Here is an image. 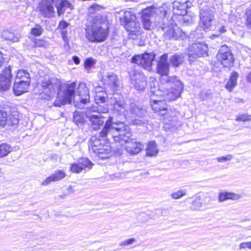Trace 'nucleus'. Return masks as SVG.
I'll return each mask as SVG.
<instances>
[{
    "label": "nucleus",
    "instance_id": "49",
    "mask_svg": "<svg viewBox=\"0 0 251 251\" xmlns=\"http://www.w3.org/2000/svg\"><path fill=\"white\" fill-rule=\"evenodd\" d=\"M232 158H233V156L231 154H228L226 156L218 157L217 158V160L218 162H226L227 161H229Z\"/></svg>",
    "mask_w": 251,
    "mask_h": 251
},
{
    "label": "nucleus",
    "instance_id": "30",
    "mask_svg": "<svg viewBox=\"0 0 251 251\" xmlns=\"http://www.w3.org/2000/svg\"><path fill=\"white\" fill-rule=\"evenodd\" d=\"M54 5L56 7L58 15L62 14L64 7H69L71 4L66 0H51Z\"/></svg>",
    "mask_w": 251,
    "mask_h": 251
},
{
    "label": "nucleus",
    "instance_id": "51",
    "mask_svg": "<svg viewBox=\"0 0 251 251\" xmlns=\"http://www.w3.org/2000/svg\"><path fill=\"white\" fill-rule=\"evenodd\" d=\"M69 25V24L66 21H62L59 23L58 28L60 29H66Z\"/></svg>",
    "mask_w": 251,
    "mask_h": 251
},
{
    "label": "nucleus",
    "instance_id": "11",
    "mask_svg": "<svg viewBox=\"0 0 251 251\" xmlns=\"http://www.w3.org/2000/svg\"><path fill=\"white\" fill-rule=\"evenodd\" d=\"M208 47L205 44L195 43L188 49L189 60L190 63L194 62L199 57L207 56Z\"/></svg>",
    "mask_w": 251,
    "mask_h": 251
},
{
    "label": "nucleus",
    "instance_id": "53",
    "mask_svg": "<svg viewBox=\"0 0 251 251\" xmlns=\"http://www.w3.org/2000/svg\"><path fill=\"white\" fill-rule=\"evenodd\" d=\"M132 122L134 125H143L144 123V122L143 121V120L138 119H135L134 120H133Z\"/></svg>",
    "mask_w": 251,
    "mask_h": 251
},
{
    "label": "nucleus",
    "instance_id": "31",
    "mask_svg": "<svg viewBox=\"0 0 251 251\" xmlns=\"http://www.w3.org/2000/svg\"><path fill=\"white\" fill-rule=\"evenodd\" d=\"M238 76V74L237 72H233L231 73L229 79L226 85V88L228 91L231 92L232 89L236 86L237 79Z\"/></svg>",
    "mask_w": 251,
    "mask_h": 251
},
{
    "label": "nucleus",
    "instance_id": "60",
    "mask_svg": "<svg viewBox=\"0 0 251 251\" xmlns=\"http://www.w3.org/2000/svg\"><path fill=\"white\" fill-rule=\"evenodd\" d=\"M237 102H243V100L242 99H240V98H238L237 99Z\"/></svg>",
    "mask_w": 251,
    "mask_h": 251
},
{
    "label": "nucleus",
    "instance_id": "40",
    "mask_svg": "<svg viewBox=\"0 0 251 251\" xmlns=\"http://www.w3.org/2000/svg\"><path fill=\"white\" fill-rule=\"evenodd\" d=\"M83 115L78 111L74 112L73 115V122L77 125H82L84 123Z\"/></svg>",
    "mask_w": 251,
    "mask_h": 251
},
{
    "label": "nucleus",
    "instance_id": "2",
    "mask_svg": "<svg viewBox=\"0 0 251 251\" xmlns=\"http://www.w3.org/2000/svg\"><path fill=\"white\" fill-rule=\"evenodd\" d=\"M86 37L91 42H101L107 38L108 28L104 18L101 15L89 18L85 29Z\"/></svg>",
    "mask_w": 251,
    "mask_h": 251
},
{
    "label": "nucleus",
    "instance_id": "47",
    "mask_svg": "<svg viewBox=\"0 0 251 251\" xmlns=\"http://www.w3.org/2000/svg\"><path fill=\"white\" fill-rule=\"evenodd\" d=\"M136 241V240L134 238H131L126 240L122 241L120 243V246L121 247H125L129 245H131L134 243Z\"/></svg>",
    "mask_w": 251,
    "mask_h": 251
},
{
    "label": "nucleus",
    "instance_id": "59",
    "mask_svg": "<svg viewBox=\"0 0 251 251\" xmlns=\"http://www.w3.org/2000/svg\"><path fill=\"white\" fill-rule=\"evenodd\" d=\"M247 80L249 83H251V72L248 74L247 76Z\"/></svg>",
    "mask_w": 251,
    "mask_h": 251
},
{
    "label": "nucleus",
    "instance_id": "41",
    "mask_svg": "<svg viewBox=\"0 0 251 251\" xmlns=\"http://www.w3.org/2000/svg\"><path fill=\"white\" fill-rule=\"evenodd\" d=\"M11 147L7 144L0 145V157L6 156L11 151Z\"/></svg>",
    "mask_w": 251,
    "mask_h": 251
},
{
    "label": "nucleus",
    "instance_id": "35",
    "mask_svg": "<svg viewBox=\"0 0 251 251\" xmlns=\"http://www.w3.org/2000/svg\"><path fill=\"white\" fill-rule=\"evenodd\" d=\"M101 7L98 4H95L88 8V18L87 19L88 22H89V18H94L97 16L100 15L99 12L101 10Z\"/></svg>",
    "mask_w": 251,
    "mask_h": 251
},
{
    "label": "nucleus",
    "instance_id": "18",
    "mask_svg": "<svg viewBox=\"0 0 251 251\" xmlns=\"http://www.w3.org/2000/svg\"><path fill=\"white\" fill-rule=\"evenodd\" d=\"M54 4L51 0H43L39 3V10L45 17H51L54 13Z\"/></svg>",
    "mask_w": 251,
    "mask_h": 251
},
{
    "label": "nucleus",
    "instance_id": "34",
    "mask_svg": "<svg viewBox=\"0 0 251 251\" xmlns=\"http://www.w3.org/2000/svg\"><path fill=\"white\" fill-rule=\"evenodd\" d=\"M111 152V149L108 146L102 145V147L95 150L94 153L98 155L100 158L102 159L108 158L107 155Z\"/></svg>",
    "mask_w": 251,
    "mask_h": 251
},
{
    "label": "nucleus",
    "instance_id": "5",
    "mask_svg": "<svg viewBox=\"0 0 251 251\" xmlns=\"http://www.w3.org/2000/svg\"><path fill=\"white\" fill-rule=\"evenodd\" d=\"M108 112V107L105 105L99 106L93 105L87 108L86 115L94 129L97 130L103 125L105 121L104 117L101 116V113H106Z\"/></svg>",
    "mask_w": 251,
    "mask_h": 251
},
{
    "label": "nucleus",
    "instance_id": "26",
    "mask_svg": "<svg viewBox=\"0 0 251 251\" xmlns=\"http://www.w3.org/2000/svg\"><path fill=\"white\" fill-rule=\"evenodd\" d=\"M240 198L241 196L238 194L228 192H222L219 194L218 201L219 202H222L228 200L236 201Z\"/></svg>",
    "mask_w": 251,
    "mask_h": 251
},
{
    "label": "nucleus",
    "instance_id": "22",
    "mask_svg": "<svg viewBox=\"0 0 251 251\" xmlns=\"http://www.w3.org/2000/svg\"><path fill=\"white\" fill-rule=\"evenodd\" d=\"M152 16V13L150 9H145L143 11L142 16V24L144 28L146 30H150L153 28V25L151 21Z\"/></svg>",
    "mask_w": 251,
    "mask_h": 251
},
{
    "label": "nucleus",
    "instance_id": "42",
    "mask_svg": "<svg viewBox=\"0 0 251 251\" xmlns=\"http://www.w3.org/2000/svg\"><path fill=\"white\" fill-rule=\"evenodd\" d=\"M186 190L180 189L177 191L174 192L171 194L172 199L176 200L182 198L186 195Z\"/></svg>",
    "mask_w": 251,
    "mask_h": 251
},
{
    "label": "nucleus",
    "instance_id": "44",
    "mask_svg": "<svg viewBox=\"0 0 251 251\" xmlns=\"http://www.w3.org/2000/svg\"><path fill=\"white\" fill-rule=\"evenodd\" d=\"M7 114L5 111L0 110V126L3 127L6 125Z\"/></svg>",
    "mask_w": 251,
    "mask_h": 251
},
{
    "label": "nucleus",
    "instance_id": "19",
    "mask_svg": "<svg viewBox=\"0 0 251 251\" xmlns=\"http://www.w3.org/2000/svg\"><path fill=\"white\" fill-rule=\"evenodd\" d=\"M168 54H163L160 57L157 66V72L162 76H167L169 72V64L167 62Z\"/></svg>",
    "mask_w": 251,
    "mask_h": 251
},
{
    "label": "nucleus",
    "instance_id": "17",
    "mask_svg": "<svg viewBox=\"0 0 251 251\" xmlns=\"http://www.w3.org/2000/svg\"><path fill=\"white\" fill-rule=\"evenodd\" d=\"M152 95L151 96V105L153 110L155 113H158L161 116L168 115L167 113V105L166 102L162 100H158L153 98V96L155 95L154 92H151Z\"/></svg>",
    "mask_w": 251,
    "mask_h": 251
},
{
    "label": "nucleus",
    "instance_id": "39",
    "mask_svg": "<svg viewBox=\"0 0 251 251\" xmlns=\"http://www.w3.org/2000/svg\"><path fill=\"white\" fill-rule=\"evenodd\" d=\"M202 202L201 201V197L197 196L194 198V200L191 202L190 208L192 210H199L202 207Z\"/></svg>",
    "mask_w": 251,
    "mask_h": 251
},
{
    "label": "nucleus",
    "instance_id": "45",
    "mask_svg": "<svg viewBox=\"0 0 251 251\" xmlns=\"http://www.w3.org/2000/svg\"><path fill=\"white\" fill-rule=\"evenodd\" d=\"M43 31V28L39 25H36L35 27L31 29L30 33L34 36H39L42 34Z\"/></svg>",
    "mask_w": 251,
    "mask_h": 251
},
{
    "label": "nucleus",
    "instance_id": "6",
    "mask_svg": "<svg viewBox=\"0 0 251 251\" xmlns=\"http://www.w3.org/2000/svg\"><path fill=\"white\" fill-rule=\"evenodd\" d=\"M120 17V21L129 34L137 36L141 34L139 24L136 21V15L131 11H123Z\"/></svg>",
    "mask_w": 251,
    "mask_h": 251
},
{
    "label": "nucleus",
    "instance_id": "32",
    "mask_svg": "<svg viewBox=\"0 0 251 251\" xmlns=\"http://www.w3.org/2000/svg\"><path fill=\"white\" fill-rule=\"evenodd\" d=\"M15 81L22 82H30V77L29 73L25 70H19L18 71Z\"/></svg>",
    "mask_w": 251,
    "mask_h": 251
},
{
    "label": "nucleus",
    "instance_id": "1",
    "mask_svg": "<svg viewBox=\"0 0 251 251\" xmlns=\"http://www.w3.org/2000/svg\"><path fill=\"white\" fill-rule=\"evenodd\" d=\"M76 83L74 82L68 84L62 98L58 97L54 101L55 105L61 106L62 105L70 104L74 98V103L75 107L80 109L84 108L82 104L89 102L90 96L88 88L85 83H80L75 95Z\"/></svg>",
    "mask_w": 251,
    "mask_h": 251
},
{
    "label": "nucleus",
    "instance_id": "57",
    "mask_svg": "<svg viewBox=\"0 0 251 251\" xmlns=\"http://www.w3.org/2000/svg\"><path fill=\"white\" fill-rule=\"evenodd\" d=\"M4 62V58L2 56V54L0 51V67L1 66Z\"/></svg>",
    "mask_w": 251,
    "mask_h": 251
},
{
    "label": "nucleus",
    "instance_id": "56",
    "mask_svg": "<svg viewBox=\"0 0 251 251\" xmlns=\"http://www.w3.org/2000/svg\"><path fill=\"white\" fill-rule=\"evenodd\" d=\"M75 191V186H70L67 189V191L68 193H73Z\"/></svg>",
    "mask_w": 251,
    "mask_h": 251
},
{
    "label": "nucleus",
    "instance_id": "20",
    "mask_svg": "<svg viewBox=\"0 0 251 251\" xmlns=\"http://www.w3.org/2000/svg\"><path fill=\"white\" fill-rule=\"evenodd\" d=\"M187 0H175L173 2V12L178 15H185L188 8Z\"/></svg>",
    "mask_w": 251,
    "mask_h": 251
},
{
    "label": "nucleus",
    "instance_id": "8",
    "mask_svg": "<svg viewBox=\"0 0 251 251\" xmlns=\"http://www.w3.org/2000/svg\"><path fill=\"white\" fill-rule=\"evenodd\" d=\"M166 95L169 100H174L180 96L183 86L182 82L176 76L168 78L166 83Z\"/></svg>",
    "mask_w": 251,
    "mask_h": 251
},
{
    "label": "nucleus",
    "instance_id": "24",
    "mask_svg": "<svg viewBox=\"0 0 251 251\" xmlns=\"http://www.w3.org/2000/svg\"><path fill=\"white\" fill-rule=\"evenodd\" d=\"M128 109L132 115V117L137 116L138 118H143L146 112L142 106L137 105L134 102L130 103Z\"/></svg>",
    "mask_w": 251,
    "mask_h": 251
},
{
    "label": "nucleus",
    "instance_id": "3",
    "mask_svg": "<svg viewBox=\"0 0 251 251\" xmlns=\"http://www.w3.org/2000/svg\"><path fill=\"white\" fill-rule=\"evenodd\" d=\"M108 134L111 135L115 141L121 144L128 142L131 136L128 126L124 125L123 123L114 124L112 117H109L105 122L103 129L100 133V136L103 138Z\"/></svg>",
    "mask_w": 251,
    "mask_h": 251
},
{
    "label": "nucleus",
    "instance_id": "58",
    "mask_svg": "<svg viewBox=\"0 0 251 251\" xmlns=\"http://www.w3.org/2000/svg\"><path fill=\"white\" fill-rule=\"evenodd\" d=\"M219 32L221 33H223L225 32L226 31V27L224 26H221L219 29Z\"/></svg>",
    "mask_w": 251,
    "mask_h": 251
},
{
    "label": "nucleus",
    "instance_id": "46",
    "mask_svg": "<svg viewBox=\"0 0 251 251\" xmlns=\"http://www.w3.org/2000/svg\"><path fill=\"white\" fill-rule=\"evenodd\" d=\"M96 63V61L92 58H87L85 59L84 66L86 69H90Z\"/></svg>",
    "mask_w": 251,
    "mask_h": 251
},
{
    "label": "nucleus",
    "instance_id": "61",
    "mask_svg": "<svg viewBox=\"0 0 251 251\" xmlns=\"http://www.w3.org/2000/svg\"><path fill=\"white\" fill-rule=\"evenodd\" d=\"M146 174L149 175V173L148 172H146Z\"/></svg>",
    "mask_w": 251,
    "mask_h": 251
},
{
    "label": "nucleus",
    "instance_id": "23",
    "mask_svg": "<svg viewBox=\"0 0 251 251\" xmlns=\"http://www.w3.org/2000/svg\"><path fill=\"white\" fill-rule=\"evenodd\" d=\"M66 176V173L63 171L58 170L51 176L46 178L45 180L42 181L41 184L44 186H47L51 182L57 181L62 179Z\"/></svg>",
    "mask_w": 251,
    "mask_h": 251
},
{
    "label": "nucleus",
    "instance_id": "28",
    "mask_svg": "<svg viewBox=\"0 0 251 251\" xmlns=\"http://www.w3.org/2000/svg\"><path fill=\"white\" fill-rule=\"evenodd\" d=\"M112 99H114L115 101L113 102L114 108L117 109V111L123 112L122 110L125 109V104L123 96L116 93L114 94Z\"/></svg>",
    "mask_w": 251,
    "mask_h": 251
},
{
    "label": "nucleus",
    "instance_id": "54",
    "mask_svg": "<svg viewBox=\"0 0 251 251\" xmlns=\"http://www.w3.org/2000/svg\"><path fill=\"white\" fill-rule=\"evenodd\" d=\"M73 60L76 64H79L80 63V59L76 56H73Z\"/></svg>",
    "mask_w": 251,
    "mask_h": 251
},
{
    "label": "nucleus",
    "instance_id": "9",
    "mask_svg": "<svg viewBox=\"0 0 251 251\" xmlns=\"http://www.w3.org/2000/svg\"><path fill=\"white\" fill-rule=\"evenodd\" d=\"M98 78L101 82L112 91H116L120 87V80L118 76L112 72L100 71Z\"/></svg>",
    "mask_w": 251,
    "mask_h": 251
},
{
    "label": "nucleus",
    "instance_id": "50",
    "mask_svg": "<svg viewBox=\"0 0 251 251\" xmlns=\"http://www.w3.org/2000/svg\"><path fill=\"white\" fill-rule=\"evenodd\" d=\"M35 47H46L47 45V42L43 40L37 39L34 42Z\"/></svg>",
    "mask_w": 251,
    "mask_h": 251
},
{
    "label": "nucleus",
    "instance_id": "29",
    "mask_svg": "<svg viewBox=\"0 0 251 251\" xmlns=\"http://www.w3.org/2000/svg\"><path fill=\"white\" fill-rule=\"evenodd\" d=\"M101 141L96 136H92L89 140V150L90 152H94L95 150H97L102 147Z\"/></svg>",
    "mask_w": 251,
    "mask_h": 251
},
{
    "label": "nucleus",
    "instance_id": "27",
    "mask_svg": "<svg viewBox=\"0 0 251 251\" xmlns=\"http://www.w3.org/2000/svg\"><path fill=\"white\" fill-rule=\"evenodd\" d=\"M1 37L5 40L17 42L21 38V34L18 32L15 33L10 30H5L1 33Z\"/></svg>",
    "mask_w": 251,
    "mask_h": 251
},
{
    "label": "nucleus",
    "instance_id": "38",
    "mask_svg": "<svg viewBox=\"0 0 251 251\" xmlns=\"http://www.w3.org/2000/svg\"><path fill=\"white\" fill-rule=\"evenodd\" d=\"M183 56L182 54H175L170 59V63L174 66L178 67L183 62Z\"/></svg>",
    "mask_w": 251,
    "mask_h": 251
},
{
    "label": "nucleus",
    "instance_id": "13",
    "mask_svg": "<svg viewBox=\"0 0 251 251\" xmlns=\"http://www.w3.org/2000/svg\"><path fill=\"white\" fill-rule=\"evenodd\" d=\"M217 58L226 67L231 66L234 60L230 49L226 46H222L220 48L217 54Z\"/></svg>",
    "mask_w": 251,
    "mask_h": 251
},
{
    "label": "nucleus",
    "instance_id": "36",
    "mask_svg": "<svg viewBox=\"0 0 251 251\" xmlns=\"http://www.w3.org/2000/svg\"><path fill=\"white\" fill-rule=\"evenodd\" d=\"M158 152V150L155 141H152L150 142L146 149V153L147 155L153 156L156 155Z\"/></svg>",
    "mask_w": 251,
    "mask_h": 251
},
{
    "label": "nucleus",
    "instance_id": "7",
    "mask_svg": "<svg viewBox=\"0 0 251 251\" xmlns=\"http://www.w3.org/2000/svg\"><path fill=\"white\" fill-rule=\"evenodd\" d=\"M168 21L166 18L162 20L163 24L160 25V27L163 31L165 32L163 37L165 40H178L182 36L184 32L182 31L174 23L173 20L170 19L166 24V21Z\"/></svg>",
    "mask_w": 251,
    "mask_h": 251
},
{
    "label": "nucleus",
    "instance_id": "25",
    "mask_svg": "<svg viewBox=\"0 0 251 251\" xmlns=\"http://www.w3.org/2000/svg\"><path fill=\"white\" fill-rule=\"evenodd\" d=\"M29 85L30 83H28L27 82H22L15 81L13 88L14 94L16 96H20L26 92Z\"/></svg>",
    "mask_w": 251,
    "mask_h": 251
},
{
    "label": "nucleus",
    "instance_id": "37",
    "mask_svg": "<svg viewBox=\"0 0 251 251\" xmlns=\"http://www.w3.org/2000/svg\"><path fill=\"white\" fill-rule=\"evenodd\" d=\"M107 100L108 98L106 94H104L103 93L97 94L95 97V101L97 104L96 106H99V105L103 106L104 105H105L108 107L107 105L105 103Z\"/></svg>",
    "mask_w": 251,
    "mask_h": 251
},
{
    "label": "nucleus",
    "instance_id": "55",
    "mask_svg": "<svg viewBox=\"0 0 251 251\" xmlns=\"http://www.w3.org/2000/svg\"><path fill=\"white\" fill-rule=\"evenodd\" d=\"M120 177V175L119 174H116L110 176L111 178L113 180L119 179Z\"/></svg>",
    "mask_w": 251,
    "mask_h": 251
},
{
    "label": "nucleus",
    "instance_id": "21",
    "mask_svg": "<svg viewBox=\"0 0 251 251\" xmlns=\"http://www.w3.org/2000/svg\"><path fill=\"white\" fill-rule=\"evenodd\" d=\"M127 143L126 146L125 147L126 150L130 155H136L139 153L142 148L143 146L140 142H137L135 140L130 139Z\"/></svg>",
    "mask_w": 251,
    "mask_h": 251
},
{
    "label": "nucleus",
    "instance_id": "15",
    "mask_svg": "<svg viewBox=\"0 0 251 251\" xmlns=\"http://www.w3.org/2000/svg\"><path fill=\"white\" fill-rule=\"evenodd\" d=\"M12 77L11 69L9 66L0 74V91H6L9 89Z\"/></svg>",
    "mask_w": 251,
    "mask_h": 251
},
{
    "label": "nucleus",
    "instance_id": "4",
    "mask_svg": "<svg viewBox=\"0 0 251 251\" xmlns=\"http://www.w3.org/2000/svg\"><path fill=\"white\" fill-rule=\"evenodd\" d=\"M61 85V82L57 78L46 76L41 78L39 88L42 94L45 96L44 98L49 100L54 97Z\"/></svg>",
    "mask_w": 251,
    "mask_h": 251
},
{
    "label": "nucleus",
    "instance_id": "14",
    "mask_svg": "<svg viewBox=\"0 0 251 251\" xmlns=\"http://www.w3.org/2000/svg\"><path fill=\"white\" fill-rule=\"evenodd\" d=\"M200 16V26L202 28L203 30H209L212 25V22L214 18L213 12L212 10L209 9L201 10Z\"/></svg>",
    "mask_w": 251,
    "mask_h": 251
},
{
    "label": "nucleus",
    "instance_id": "48",
    "mask_svg": "<svg viewBox=\"0 0 251 251\" xmlns=\"http://www.w3.org/2000/svg\"><path fill=\"white\" fill-rule=\"evenodd\" d=\"M239 250H246L249 249L251 250V241L247 242H242L239 245Z\"/></svg>",
    "mask_w": 251,
    "mask_h": 251
},
{
    "label": "nucleus",
    "instance_id": "52",
    "mask_svg": "<svg viewBox=\"0 0 251 251\" xmlns=\"http://www.w3.org/2000/svg\"><path fill=\"white\" fill-rule=\"evenodd\" d=\"M61 30V34L62 35V38H63L64 41H66L67 40V30L66 29H60Z\"/></svg>",
    "mask_w": 251,
    "mask_h": 251
},
{
    "label": "nucleus",
    "instance_id": "12",
    "mask_svg": "<svg viewBox=\"0 0 251 251\" xmlns=\"http://www.w3.org/2000/svg\"><path fill=\"white\" fill-rule=\"evenodd\" d=\"M131 83L138 91H144L147 86L146 77L140 71L132 70L128 73Z\"/></svg>",
    "mask_w": 251,
    "mask_h": 251
},
{
    "label": "nucleus",
    "instance_id": "43",
    "mask_svg": "<svg viewBox=\"0 0 251 251\" xmlns=\"http://www.w3.org/2000/svg\"><path fill=\"white\" fill-rule=\"evenodd\" d=\"M237 122H247L251 120V115L248 114H239L235 119Z\"/></svg>",
    "mask_w": 251,
    "mask_h": 251
},
{
    "label": "nucleus",
    "instance_id": "33",
    "mask_svg": "<svg viewBox=\"0 0 251 251\" xmlns=\"http://www.w3.org/2000/svg\"><path fill=\"white\" fill-rule=\"evenodd\" d=\"M19 114L18 112L17 111H13L7 116V120L6 121V125L8 126H17L19 123Z\"/></svg>",
    "mask_w": 251,
    "mask_h": 251
},
{
    "label": "nucleus",
    "instance_id": "10",
    "mask_svg": "<svg viewBox=\"0 0 251 251\" xmlns=\"http://www.w3.org/2000/svg\"><path fill=\"white\" fill-rule=\"evenodd\" d=\"M155 58V54L153 52L145 53L142 54L135 55L131 59V62L141 66L146 70H151L152 62Z\"/></svg>",
    "mask_w": 251,
    "mask_h": 251
},
{
    "label": "nucleus",
    "instance_id": "16",
    "mask_svg": "<svg viewBox=\"0 0 251 251\" xmlns=\"http://www.w3.org/2000/svg\"><path fill=\"white\" fill-rule=\"evenodd\" d=\"M92 162L86 157L79 158L76 163L71 164L70 170L74 173H80L86 168L91 169L93 166Z\"/></svg>",
    "mask_w": 251,
    "mask_h": 251
}]
</instances>
